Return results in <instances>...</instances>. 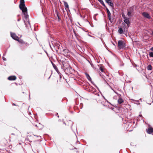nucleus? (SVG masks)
Wrapping results in <instances>:
<instances>
[{
    "instance_id": "nucleus-1",
    "label": "nucleus",
    "mask_w": 153,
    "mask_h": 153,
    "mask_svg": "<svg viewBox=\"0 0 153 153\" xmlns=\"http://www.w3.org/2000/svg\"><path fill=\"white\" fill-rule=\"evenodd\" d=\"M118 46L119 49H123L125 48V44L124 41L119 40L118 41Z\"/></svg>"
},
{
    "instance_id": "nucleus-2",
    "label": "nucleus",
    "mask_w": 153,
    "mask_h": 153,
    "mask_svg": "<svg viewBox=\"0 0 153 153\" xmlns=\"http://www.w3.org/2000/svg\"><path fill=\"white\" fill-rule=\"evenodd\" d=\"M10 35L12 38L15 40H18V39H19V37L17 36L16 34L14 33H12L10 32Z\"/></svg>"
},
{
    "instance_id": "nucleus-3",
    "label": "nucleus",
    "mask_w": 153,
    "mask_h": 153,
    "mask_svg": "<svg viewBox=\"0 0 153 153\" xmlns=\"http://www.w3.org/2000/svg\"><path fill=\"white\" fill-rule=\"evenodd\" d=\"M19 8L20 9L22 10L23 13L27 12V9L26 7L25 6H22V5H19Z\"/></svg>"
},
{
    "instance_id": "nucleus-4",
    "label": "nucleus",
    "mask_w": 153,
    "mask_h": 153,
    "mask_svg": "<svg viewBox=\"0 0 153 153\" xmlns=\"http://www.w3.org/2000/svg\"><path fill=\"white\" fill-rule=\"evenodd\" d=\"M142 15L145 18L148 19H150L151 18V17L149 14L147 12H144L142 13Z\"/></svg>"
},
{
    "instance_id": "nucleus-5",
    "label": "nucleus",
    "mask_w": 153,
    "mask_h": 153,
    "mask_svg": "<svg viewBox=\"0 0 153 153\" xmlns=\"http://www.w3.org/2000/svg\"><path fill=\"white\" fill-rule=\"evenodd\" d=\"M146 131L149 134H152L153 133V128L152 127L148 128V129H146Z\"/></svg>"
},
{
    "instance_id": "nucleus-6",
    "label": "nucleus",
    "mask_w": 153,
    "mask_h": 153,
    "mask_svg": "<svg viewBox=\"0 0 153 153\" xmlns=\"http://www.w3.org/2000/svg\"><path fill=\"white\" fill-rule=\"evenodd\" d=\"M124 22L126 24L128 27H129L130 23L129 21V18L127 17L126 18H124Z\"/></svg>"
},
{
    "instance_id": "nucleus-7",
    "label": "nucleus",
    "mask_w": 153,
    "mask_h": 153,
    "mask_svg": "<svg viewBox=\"0 0 153 153\" xmlns=\"http://www.w3.org/2000/svg\"><path fill=\"white\" fill-rule=\"evenodd\" d=\"M106 2L110 6L113 7L114 6V4L112 2L111 0H105Z\"/></svg>"
},
{
    "instance_id": "nucleus-8",
    "label": "nucleus",
    "mask_w": 153,
    "mask_h": 153,
    "mask_svg": "<svg viewBox=\"0 0 153 153\" xmlns=\"http://www.w3.org/2000/svg\"><path fill=\"white\" fill-rule=\"evenodd\" d=\"M8 79L10 80H14L16 79V77L15 76H10L8 77Z\"/></svg>"
},
{
    "instance_id": "nucleus-9",
    "label": "nucleus",
    "mask_w": 153,
    "mask_h": 153,
    "mask_svg": "<svg viewBox=\"0 0 153 153\" xmlns=\"http://www.w3.org/2000/svg\"><path fill=\"white\" fill-rule=\"evenodd\" d=\"M19 5H22V6H25L24 0H20V3Z\"/></svg>"
},
{
    "instance_id": "nucleus-10",
    "label": "nucleus",
    "mask_w": 153,
    "mask_h": 153,
    "mask_svg": "<svg viewBox=\"0 0 153 153\" xmlns=\"http://www.w3.org/2000/svg\"><path fill=\"white\" fill-rule=\"evenodd\" d=\"M123 102V100L121 98H120L118 100V102L119 104H121Z\"/></svg>"
},
{
    "instance_id": "nucleus-11",
    "label": "nucleus",
    "mask_w": 153,
    "mask_h": 153,
    "mask_svg": "<svg viewBox=\"0 0 153 153\" xmlns=\"http://www.w3.org/2000/svg\"><path fill=\"white\" fill-rule=\"evenodd\" d=\"M85 75L86 76V77L90 81H91V78L90 76L87 73L85 74Z\"/></svg>"
},
{
    "instance_id": "nucleus-12",
    "label": "nucleus",
    "mask_w": 153,
    "mask_h": 153,
    "mask_svg": "<svg viewBox=\"0 0 153 153\" xmlns=\"http://www.w3.org/2000/svg\"><path fill=\"white\" fill-rule=\"evenodd\" d=\"M118 32L120 34H122L123 32V30L122 28L120 27L118 30Z\"/></svg>"
},
{
    "instance_id": "nucleus-13",
    "label": "nucleus",
    "mask_w": 153,
    "mask_h": 153,
    "mask_svg": "<svg viewBox=\"0 0 153 153\" xmlns=\"http://www.w3.org/2000/svg\"><path fill=\"white\" fill-rule=\"evenodd\" d=\"M64 5L65 6V8H68V3L65 1H64Z\"/></svg>"
},
{
    "instance_id": "nucleus-14",
    "label": "nucleus",
    "mask_w": 153,
    "mask_h": 153,
    "mask_svg": "<svg viewBox=\"0 0 153 153\" xmlns=\"http://www.w3.org/2000/svg\"><path fill=\"white\" fill-rule=\"evenodd\" d=\"M37 127L39 129H42L44 127V126L42 125H41L40 123H39V126Z\"/></svg>"
},
{
    "instance_id": "nucleus-15",
    "label": "nucleus",
    "mask_w": 153,
    "mask_h": 153,
    "mask_svg": "<svg viewBox=\"0 0 153 153\" xmlns=\"http://www.w3.org/2000/svg\"><path fill=\"white\" fill-rule=\"evenodd\" d=\"M147 69L148 70H151L152 69V67L151 65H149L147 67Z\"/></svg>"
},
{
    "instance_id": "nucleus-16",
    "label": "nucleus",
    "mask_w": 153,
    "mask_h": 153,
    "mask_svg": "<svg viewBox=\"0 0 153 153\" xmlns=\"http://www.w3.org/2000/svg\"><path fill=\"white\" fill-rule=\"evenodd\" d=\"M98 1H99L100 3L102 4V5L104 6V7H105V6L103 1L102 0H97Z\"/></svg>"
},
{
    "instance_id": "nucleus-17",
    "label": "nucleus",
    "mask_w": 153,
    "mask_h": 153,
    "mask_svg": "<svg viewBox=\"0 0 153 153\" xmlns=\"http://www.w3.org/2000/svg\"><path fill=\"white\" fill-rule=\"evenodd\" d=\"M17 41H18L19 43L22 44H24L25 43L24 41L22 39L19 40V39H18V40Z\"/></svg>"
},
{
    "instance_id": "nucleus-18",
    "label": "nucleus",
    "mask_w": 153,
    "mask_h": 153,
    "mask_svg": "<svg viewBox=\"0 0 153 153\" xmlns=\"http://www.w3.org/2000/svg\"><path fill=\"white\" fill-rule=\"evenodd\" d=\"M53 67L54 69L56 70V71H57L58 70V68L53 63H52Z\"/></svg>"
},
{
    "instance_id": "nucleus-19",
    "label": "nucleus",
    "mask_w": 153,
    "mask_h": 153,
    "mask_svg": "<svg viewBox=\"0 0 153 153\" xmlns=\"http://www.w3.org/2000/svg\"><path fill=\"white\" fill-rule=\"evenodd\" d=\"M106 10H107V14H108V15H109V16H110V15H111V13L110 12V11H109V10L108 9V8H106Z\"/></svg>"
},
{
    "instance_id": "nucleus-20",
    "label": "nucleus",
    "mask_w": 153,
    "mask_h": 153,
    "mask_svg": "<svg viewBox=\"0 0 153 153\" xmlns=\"http://www.w3.org/2000/svg\"><path fill=\"white\" fill-rule=\"evenodd\" d=\"M149 54L150 57H153V52H149Z\"/></svg>"
},
{
    "instance_id": "nucleus-21",
    "label": "nucleus",
    "mask_w": 153,
    "mask_h": 153,
    "mask_svg": "<svg viewBox=\"0 0 153 153\" xmlns=\"http://www.w3.org/2000/svg\"><path fill=\"white\" fill-rule=\"evenodd\" d=\"M132 12L131 11H129L127 13V15L128 16H131Z\"/></svg>"
},
{
    "instance_id": "nucleus-22",
    "label": "nucleus",
    "mask_w": 153,
    "mask_h": 153,
    "mask_svg": "<svg viewBox=\"0 0 153 153\" xmlns=\"http://www.w3.org/2000/svg\"><path fill=\"white\" fill-rule=\"evenodd\" d=\"M24 18L25 19L26 21H27L28 20V16L27 15V16H25Z\"/></svg>"
},
{
    "instance_id": "nucleus-23",
    "label": "nucleus",
    "mask_w": 153,
    "mask_h": 153,
    "mask_svg": "<svg viewBox=\"0 0 153 153\" xmlns=\"http://www.w3.org/2000/svg\"><path fill=\"white\" fill-rule=\"evenodd\" d=\"M100 70L102 72H104L103 69L102 67H100Z\"/></svg>"
},
{
    "instance_id": "nucleus-24",
    "label": "nucleus",
    "mask_w": 153,
    "mask_h": 153,
    "mask_svg": "<svg viewBox=\"0 0 153 153\" xmlns=\"http://www.w3.org/2000/svg\"><path fill=\"white\" fill-rule=\"evenodd\" d=\"M23 13V15H24V17L27 15V12H25V13Z\"/></svg>"
},
{
    "instance_id": "nucleus-25",
    "label": "nucleus",
    "mask_w": 153,
    "mask_h": 153,
    "mask_svg": "<svg viewBox=\"0 0 153 153\" xmlns=\"http://www.w3.org/2000/svg\"><path fill=\"white\" fill-rule=\"evenodd\" d=\"M89 62L90 64V65H91V67H92V68H94V65L91 62H90L89 61H88Z\"/></svg>"
},
{
    "instance_id": "nucleus-26",
    "label": "nucleus",
    "mask_w": 153,
    "mask_h": 153,
    "mask_svg": "<svg viewBox=\"0 0 153 153\" xmlns=\"http://www.w3.org/2000/svg\"><path fill=\"white\" fill-rule=\"evenodd\" d=\"M108 19L109 20L111 21V15H110V16L109 15H108Z\"/></svg>"
},
{
    "instance_id": "nucleus-27",
    "label": "nucleus",
    "mask_w": 153,
    "mask_h": 153,
    "mask_svg": "<svg viewBox=\"0 0 153 153\" xmlns=\"http://www.w3.org/2000/svg\"><path fill=\"white\" fill-rule=\"evenodd\" d=\"M122 16L123 17L124 19V18H126V17L125 16V15L124 14H122Z\"/></svg>"
},
{
    "instance_id": "nucleus-28",
    "label": "nucleus",
    "mask_w": 153,
    "mask_h": 153,
    "mask_svg": "<svg viewBox=\"0 0 153 153\" xmlns=\"http://www.w3.org/2000/svg\"><path fill=\"white\" fill-rule=\"evenodd\" d=\"M111 89H112V90H113V91H114V92L115 93H116V94H117V92H116L113 89V88H112L111 87Z\"/></svg>"
},
{
    "instance_id": "nucleus-29",
    "label": "nucleus",
    "mask_w": 153,
    "mask_h": 153,
    "mask_svg": "<svg viewBox=\"0 0 153 153\" xmlns=\"http://www.w3.org/2000/svg\"><path fill=\"white\" fill-rule=\"evenodd\" d=\"M111 89H112V90H113V91H114V92L115 93H116V94H117V92H116L113 89V88H112L111 87Z\"/></svg>"
},
{
    "instance_id": "nucleus-30",
    "label": "nucleus",
    "mask_w": 153,
    "mask_h": 153,
    "mask_svg": "<svg viewBox=\"0 0 153 153\" xmlns=\"http://www.w3.org/2000/svg\"><path fill=\"white\" fill-rule=\"evenodd\" d=\"M111 89H112V90H113V91H114V92L115 93H116V94H117V92H116L113 89V88H112L111 87Z\"/></svg>"
},
{
    "instance_id": "nucleus-31",
    "label": "nucleus",
    "mask_w": 153,
    "mask_h": 153,
    "mask_svg": "<svg viewBox=\"0 0 153 153\" xmlns=\"http://www.w3.org/2000/svg\"><path fill=\"white\" fill-rule=\"evenodd\" d=\"M111 89H112V90H113V91H114V92L115 93H116V94H117V92H116L113 89V88H112L111 87Z\"/></svg>"
},
{
    "instance_id": "nucleus-32",
    "label": "nucleus",
    "mask_w": 153,
    "mask_h": 153,
    "mask_svg": "<svg viewBox=\"0 0 153 153\" xmlns=\"http://www.w3.org/2000/svg\"><path fill=\"white\" fill-rule=\"evenodd\" d=\"M2 59H3V60L4 61H5L6 60V58L5 57H4V56L3 57Z\"/></svg>"
},
{
    "instance_id": "nucleus-33",
    "label": "nucleus",
    "mask_w": 153,
    "mask_h": 153,
    "mask_svg": "<svg viewBox=\"0 0 153 153\" xmlns=\"http://www.w3.org/2000/svg\"><path fill=\"white\" fill-rule=\"evenodd\" d=\"M136 104L137 105H140V103H139V102H137V103H136Z\"/></svg>"
},
{
    "instance_id": "nucleus-34",
    "label": "nucleus",
    "mask_w": 153,
    "mask_h": 153,
    "mask_svg": "<svg viewBox=\"0 0 153 153\" xmlns=\"http://www.w3.org/2000/svg\"><path fill=\"white\" fill-rule=\"evenodd\" d=\"M151 50L153 51V47L151 49Z\"/></svg>"
},
{
    "instance_id": "nucleus-35",
    "label": "nucleus",
    "mask_w": 153,
    "mask_h": 153,
    "mask_svg": "<svg viewBox=\"0 0 153 153\" xmlns=\"http://www.w3.org/2000/svg\"><path fill=\"white\" fill-rule=\"evenodd\" d=\"M69 69H70V70H71V71H73V69H72L71 68H69Z\"/></svg>"
},
{
    "instance_id": "nucleus-36",
    "label": "nucleus",
    "mask_w": 153,
    "mask_h": 153,
    "mask_svg": "<svg viewBox=\"0 0 153 153\" xmlns=\"http://www.w3.org/2000/svg\"><path fill=\"white\" fill-rule=\"evenodd\" d=\"M20 20H21V19H18L17 21H19Z\"/></svg>"
},
{
    "instance_id": "nucleus-37",
    "label": "nucleus",
    "mask_w": 153,
    "mask_h": 153,
    "mask_svg": "<svg viewBox=\"0 0 153 153\" xmlns=\"http://www.w3.org/2000/svg\"><path fill=\"white\" fill-rule=\"evenodd\" d=\"M45 52L47 54V56H48V54L47 52L46 51H45Z\"/></svg>"
},
{
    "instance_id": "nucleus-38",
    "label": "nucleus",
    "mask_w": 153,
    "mask_h": 153,
    "mask_svg": "<svg viewBox=\"0 0 153 153\" xmlns=\"http://www.w3.org/2000/svg\"><path fill=\"white\" fill-rule=\"evenodd\" d=\"M34 136H36V137H39V136H37V135H33ZM39 137H40V136H39Z\"/></svg>"
},
{
    "instance_id": "nucleus-39",
    "label": "nucleus",
    "mask_w": 153,
    "mask_h": 153,
    "mask_svg": "<svg viewBox=\"0 0 153 153\" xmlns=\"http://www.w3.org/2000/svg\"><path fill=\"white\" fill-rule=\"evenodd\" d=\"M24 22L25 24L26 25V23H25V20H24Z\"/></svg>"
},
{
    "instance_id": "nucleus-40",
    "label": "nucleus",
    "mask_w": 153,
    "mask_h": 153,
    "mask_svg": "<svg viewBox=\"0 0 153 153\" xmlns=\"http://www.w3.org/2000/svg\"><path fill=\"white\" fill-rule=\"evenodd\" d=\"M13 105H16V104L15 103H13Z\"/></svg>"
},
{
    "instance_id": "nucleus-41",
    "label": "nucleus",
    "mask_w": 153,
    "mask_h": 153,
    "mask_svg": "<svg viewBox=\"0 0 153 153\" xmlns=\"http://www.w3.org/2000/svg\"><path fill=\"white\" fill-rule=\"evenodd\" d=\"M27 22H28V24H29V25H30V22H29V21H28Z\"/></svg>"
},
{
    "instance_id": "nucleus-42",
    "label": "nucleus",
    "mask_w": 153,
    "mask_h": 153,
    "mask_svg": "<svg viewBox=\"0 0 153 153\" xmlns=\"http://www.w3.org/2000/svg\"><path fill=\"white\" fill-rule=\"evenodd\" d=\"M131 100H132V101H135V100H134L132 99H131Z\"/></svg>"
},
{
    "instance_id": "nucleus-43",
    "label": "nucleus",
    "mask_w": 153,
    "mask_h": 153,
    "mask_svg": "<svg viewBox=\"0 0 153 153\" xmlns=\"http://www.w3.org/2000/svg\"><path fill=\"white\" fill-rule=\"evenodd\" d=\"M11 134H12V135H14V134H13V133H12Z\"/></svg>"
},
{
    "instance_id": "nucleus-44",
    "label": "nucleus",
    "mask_w": 153,
    "mask_h": 153,
    "mask_svg": "<svg viewBox=\"0 0 153 153\" xmlns=\"http://www.w3.org/2000/svg\"><path fill=\"white\" fill-rule=\"evenodd\" d=\"M139 116H140V117L142 116V115H140Z\"/></svg>"
},
{
    "instance_id": "nucleus-45",
    "label": "nucleus",
    "mask_w": 153,
    "mask_h": 153,
    "mask_svg": "<svg viewBox=\"0 0 153 153\" xmlns=\"http://www.w3.org/2000/svg\"><path fill=\"white\" fill-rule=\"evenodd\" d=\"M57 16H58V18L59 19V16L58 15H57Z\"/></svg>"
},
{
    "instance_id": "nucleus-46",
    "label": "nucleus",
    "mask_w": 153,
    "mask_h": 153,
    "mask_svg": "<svg viewBox=\"0 0 153 153\" xmlns=\"http://www.w3.org/2000/svg\"><path fill=\"white\" fill-rule=\"evenodd\" d=\"M89 36H91L90 35H89Z\"/></svg>"
},
{
    "instance_id": "nucleus-47",
    "label": "nucleus",
    "mask_w": 153,
    "mask_h": 153,
    "mask_svg": "<svg viewBox=\"0 0 153 153\" xmlns=\"http://www.w3.org/2000/svg\"><path fill=\"white\" fill-rule=\"evenodd\" d=\"M29 97H30V94H29Z\"/></svg>"
},
{
    "instance_id": "nucleus-48",
    "label": "nucleus",
    "mask_w": 153,
    "mask_h": 153,
    "mask_svg": "<svg viewBox=\"0 0 153 153\" xmlns=\"http://www.w3.org/2000/svg\"><path fill=\"white\" fill-rule=\"evenodd\" d=\"M152 134L153 135V134Z\"/></svg>"
}]
</instances>
